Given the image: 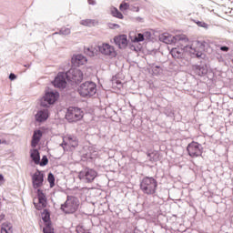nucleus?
Here are the masks:
<instances>
[{"label":"nucleus","mask_w":233,"mask_h":233,"mask_svg":"<svg viewBox=\"0 0 233 233\" xmlns=\"http://www.w3.org/2000/svg\"><path fill=\"white\" fill-rule=\"evenodd\" d=\"M114 43L118 46V48L123 49L128 46V39L127 38V35H120L118 36H115Z\"/></svg>","instance_id":"14"},{"label":"nucleus","mask_w":233,"mask_h":233,"mask_svg":"<svg viewBox=\"0 0 233 233\" xmlns=\"http://www.w3.org/2000/svg\"><path fill=\"white\" fill-rule=\"evenodd\" d=\"M49 115H48V109H40L37 111V113L35 116V121L37 123H43L48 119Z\"/></svg>","instance_id":"16"},{"label":"nucleus","mask_w":233,"mask_h":233,"mask_svg":"<svg viewBox=\"0 0 233 233\" xmlns=\"http://www.w3.org/2000/svg\"><path fill=\"white\" fill-rule=\"evenodd\" d=\"M42 219H43L45 225L52 223L50 221V212H48L47 209H45L44 212L42 213Z\"/></svg>","instance_id":"24"},{"label":"nucleus","mask_w":233,"mask_h":233,"mask_svg":"<svg viewBox=\"0 0 233 233\" xmlns=\"http://www.w3.org/2000/svg\"><path fill=\"white\" fill-rule=\"evenodd\" d=\"M32 185L33 188L35 190H37V188H41L45 183V174L42 173L39 169H37L33 175H32Z\"/></svg>","instance_id":"12"},{"label":"nucleus","mask_w":233,"mask_h":233,"mask_svg":"<svg viewBox=\"0 0 233 233\" xmlns=\"http://www.w3.org/2000/svg\"><path fill=\"white\" fill-rule=\"evenodd\" d=\"M53 85L56 88H65L66 86V73H58L55 77Z\"/></svg>","instance_id":"13"},{"label":"nucleus","mask_w":233,"mask_h":233,"mask_svg":"<svg viewBox=\"0 0 233 233\" xmlns=\"http://www.w3.org/2000/svg\"><path fill=\"white\" fill-rule=\"evenodd\" d=\"M44 233H54V228H52V223L45 224V228H43Z\"/></svg>","instance_id":"26"},{"label":"nucleus","mask_w":233,"mask_h":233,"mask_svg":"<svg viewBox=\"0 0 233 233\" xmlns=\"http://www.w3.org/2000/svg\"><path fill=\"white\" fill-rule=\"evenodd\" d=\"M141 41H145L144 33H138L137 35L135 36V43H141Z\"/></svg>","instance_id":"29"},{"label":"nucleus","mask_w":233,"mask_h":233,"mask_svg":"<svg viewBox=\"0 0 233 233\" xmlns=\"http://www.w3.org/2000/svg\"><path fill=\"white\" fill-rule=\"evenodd\" d=\"M129 7L130 5H128V3H124L120 5L119 9L123 12L125 10H128Z\"/></svg>","instance_id":"34"},{"label":"nucleus","mask_w":233,"mask_h":233,"mask_svg":"<svg viewBox=\"0 0 233 233\" xmlns=\"http://www.w3.org/2000/svg\"><path fill=\"white\" fill-rule=\"evenodd\" d=\"M198 26H200L201 28H208V24L205 22L198 21L197 22Z\"/></svg>","instance_id":"35"},{"label":"nucleus","mask_w":233,"mask_h":233,"mask_svg":"<svg viewBox=\"0 0 233 233\" xmlns=\"http://www.w3.org/2000/svg\"><path fill=\"white\" fill-rule=\"evenodd\" d=\"M41 137H43V132L41 130H35L33 134L31 146L35 148L39 145V141H41Z\"/></svg>","instance_id":"17"},{"label":"nucleus","mask_w":233,"mask_h":233,"mask_svg":"<svg viewBox=\"0 0 233 233\" xmlns=\"http://www.w3.org/2000/svg\"><path fill=\"white\" fill-rule=\"evenodd\" d=\"M47 181H48L51 188H53V187H56V177H54V174H52V173L48 174Z\"/></svg>","instance_id":"25"},{"label":"nucleus","mask_w":233,"mask_h":233,"mask_svg":"<svg viewBox=\"0 0 233 233\" xmlns=\"http://www.w3.org/2000/svg\"><path fill=\"white\" fill-rule=\"evenodd\" d=\"M187 152L190 157H199L203 154V146L198 142H191L187 147Z\"/></svg>","instance_id":"10"},{"label":"nucleus","mask_w":233,"mask_h":233,"mask_svg":"<svg viewBox=\"0 0 233 233\" xmlns=\"http://www.w3.org/2000/svg\"><path fill=\"white\" fill-rule=\"evenodd\" d=\"M164 114L167 117H174V110H172V108H170V107H166L164 110Z\"/></svg>","instance_id":"27"},{"label":"nucleus","mask_w":233,"mask_h":233,"mask_svg":"<svg viewBox=\"0 0 233 233\" xmlns=\"http://www.w3.org/2000/svg\"><path fill=\"white\" fill-rule=\"evenodd\" d=\"M79 207V200L77 198L73 196H67V198L64 204L61 205V210L65 212V214H74L76 210H77Z\"/></svg>","instance_id":"5"},{"label":"nucleus","mask_w":233,"mask_h":233,"mask_svg":"<svg viewBox=\"0 0 233 233\" xmlns=\"http://www.w3.org/2000/svg\"><path fill=\"white\" fill-rule=\"evenodd\" d=\"M30 157L35 165H39V161H41V155L39 154V150L31 149Z\"/></svg>","instance_id":"19"},{"label":"nucleus","mask_w":233,"mask_h":233,"mask_svg":"<svg viewBox=\"0 0 233 233\" xmlns=\"http://www.w3.org/2000/svg\"><path fill=\"white\" fill-rule=\"evenodd\" d=\"M192 70L194 74L200 76V77H202V76H207L208 73V67L205 64L193 66Z\"/></svg>","instance_id":"15"},{"label":"nucleus","mask_w":233,"mask_h":233,"mask_svg":"<svg viewBox=\"0 0 233 233\" xmlns=\"http://www.w3.org/2000/svg\"><path fill=\"white\" fill-rule=\"evenodd\" d=\"M28 66V67H30V65H28V66Z\"/></svg>","instance_id":"49"},{"label":"nucleus","mask_w":233,"mask_h":233,"mask_svg":"<svg viewBox=\"0 0 233 233\" xmlns=\"http://www.w3.org/2000/svg\"><path fill=\"white\" fill-rule=\"evenodd\" d=\"M156 68H159V66H156Z\"/></svg>","instance_id":"48"},{"label":"nucleus","mask_w":233,"mask_h":233,"mask_svg":"<svg viewBox=\"0 0 233 233\" xmlns=\"http://www.w3.org/2000/svg\"><path fill=\"white\" fill-rule=\"evenodd\" d=\"M78 94L81 97H92L97 94V86L92 81L84 82L78 87Z\"/></svg>","instance_id":"4"},{"label":"nucleus","mask_w":233,"mask_h":233,"mask_svg":"<svg viewBox=\"0 0 233 233\" xmlns=\"http://www.w3.org/2000/svg\"><path fill=\"white\" fill-rule=\"evenodd\" d=\"M88 5H92L93 6L96 5L95 0H87Z\"/></svg>","instance_id":"40"},{"label":"nucleus","mask_w":233,"mask_h":233,"mask_svg":"<svg viewBox=\"0 0 233 233\" xmlns=\"http://www.w3.org/2000/svg\"><path fill=\"white\" fill-rule=\"evenodd\" d=\"M148 161L154 162L156 161V153L152 152V153H147V154Z\"/></svg>","instance_id":"33"},{"label":"nucleus","mask_w":233,"mask_h":233,"mask_svg":"<svg viewBox=\"0 0 233 233\" xmlns=\"http://www.w3.org/2000/svg\"><path fill=\"white\" fill-rule=\"evenodd\" d=\"M159 41L166 43V45H182V43H188V38L185 35L174 36L168 33H164L159 35Z\"/></svg>","instance_id":"3"},{"label":"nucleus","mask_w":233,"mask_h":233,"mask_svg":"<svg viewBox=\"0 0 233 233\" xmlns=\"http://www.w3.org/2000/svg\"><path fill=\"white\" fill-rule=\"evenodd\" d=\"M38 165H40V167H46V165H48V157L46 156H43L42 160H39Z\"/></svg>","instance_id":"30"},{"label":"nucleus","mask_w":233,"mask_h":233,"mask_svg":"<svg viewBox=\"0 0 233 233\" xmlns=\"http://www.w3.org/2000/svg\"><path fill=\"white\" fill-rule=\"evenodd\" d=\"M67 141H68V145H70V147H73V148H76V147L79 145V141L77 140V137L72 135L67 136Z\"/></svg>","instance_id":"22"},{"label":"nucleus","mask_w":233,"mask_h":233,"mask_svg":"<svg viewBox=\"0 0 233 233\" xmlns=\"http://www.w3.org/2000/svg\"><path fill=\"white\" fill-rule=\"evenodd\" d=\"M66 77L71 83H81L83 81V72L77 68H71L66 73Z\"/></svg>","instance_id":"11"},{"label":"nucleus","mask_w":233,"mask_h":233,"mask_svg":"<svg viewBox=\"0 0 233 233\" xmlns=\"http://www.w3.org/2000/svg\"><path fill=\"white\" fill-rule=\"evenodd\" d=\"M78 177L83 183H92L97 177V171L90 167H86L79 172Z\"/></svg>","instance_id":"6"},{"label":"nucleus","mask_w":233,"mask_h":233,"mask_svg":"<svg viewBox=\"0 0 233 233\" xmlns=\"http://www.w3.org/2000/svg\"><path fill=\"white\" fill-rule=\"evenodd\" d=\"M86 61H87L86 57L83 55H76L72 58V63L76 66H81V65H85Z\"/></svg>","instance_id":"18"},{"label":"nucleus","mask_w":233,"mask_h":233,"mask_svg":"<svg viewBox=\"0 0 233 233\" xmlns=\"http://www.w3.org/2000/svg\"><path fill=\"white\" fill-rule=\"evenodd\" d=\"M16 77H17V76H16L15 74H14V73H11V74L9 75V79H10V81L15 80Z\"/></svg>","instance_id":"39"},{"label":"nucleus","mask_w":233,"mask_h":233,"mask_svg":"<svg viewBox=\"0 0 233 233\" xmlns=\"http://www.w3.org/2000/svg\"><path fill=\"white\" fill-rule=\"evenodd\" d=\"M3 219H5V214L0 215V221H3Z\"/></svg>","instance_id":"44"},{"label":"nucleus","mask_w":233,"mask_h":233,"mask_svg":"<svg viewBox=\"0 0 233 233\" xmlns=\"http://www.w3.org/2000/svg\"><path fill=\"white\" fill-rule=\"evenodd\" d=\"M220 50H221V52H228V50H230V48L227 46H220Z\"/></svg>","instance_id":"37"},{"label":"nucleus","mask_w":233,"mask_h":233,"mask_svg":"<svg viewBox=\"0 0 233 233\" xmlns=\"http://www.w3.org/2000/svg\"><path fill=\"white\" fill-rule=\"evenodd\" d=\"M2 181H5V176H3V174H0V183H2Z\"/></svg>","instance_id":"43"},{"label":"nucleus","mask_w":233,"mask_h":233,"mask_svg":"<svg viewBox=\"0 0 233 233\" xmlns=\"http://www.w3.org/2000/svg\"><path fill=\"white\" fill-rule=\"evenodd\" d=\"M59 98V93L57 91H48L41 98L40 105L46 108H48L50 105H54Z\"/></svg>","instance_id":"7"},{"label":"nucleus","mask_w":233,"mask_h":233,"mask_svg":"<svg viewBox=\"0 0 233 233\" xmlns=\"http://www.w3.org/2000/svg\"><path fill=\"white\" fill-rule=\"evenodd\" d=\"M1 233H14L12 223L10 222L3 223Z\"/></svg>","instance_id":"20"},{"label":"nucleus","mask_w":233,"mask_h":233,"mask_svg":"<svg viewBox=\"0 0 233 233\" xmlns=\"http://www.w3.org/2000/svg\"><path fill=\"white\" fill-rule=\"evenodd\" d=\"M76 230L78 233H90V231L85 230L83 228H77Z\"/></svg>","instance_id":"38"},{"label":"nucleus","mask_w":233,"mask_h":233,"mask_svg":"<svg viewBox=\"0 0 233 233\" xmlns=\"http://www.w3.org/2000/svg\"><path fill=\"white\" fill-rule=\"evenodd\" d=\"M116 85H121V81H116Z\"/></svg>","instance_id":"46"},{"label":"nucleus","mask_w":233,"mask_h":233,"mask_svg":"<svg viewBox=\"0 0 233 233\" xmlns=\"http://www.w3.org/2000/svg\"><path fill=\"white\" fill-rule=\"evenodd\" d=\"M113 26H114L115 28H119V25H117V24H113Z\"/></svg>","instance_id":"45"},{"label":"nucleus","mask_w":233,"mask_h":233,"mask_svg":"<svg viewBox=\"0 0 233 233\" xmlns=\"http://www.w3.org/2000/svg\"><path fill=\"white\" fill-rule=\"evenodd\" d=\"M66 119H67L69 123L81 121V119H83V111L79 107H69L66 114Z\"/></svg>","instance_id":"8"},{"label":"nucleus","mask_w":233,"mask_h":233,"mask_svg":"<svg viewBox=\"0 0 233 233\" xmlns=\"http://www.w3.org/2000/svg\"><path fill=\"white\" fill-rule=\"evenodd\" d=\"M98 51L100 54H102V56L110 57V59H114V57L117 56V52L116 51L114 46H110L108 43H103L99 45Z\"/></svg>","instance_id":"9"},{"label":"nucleus","mask_w":233,"mask_h":233,"mask_svg":"<svg viewBox=\"0 0 233 233\" xmlns=\"http://www.w3.org/2000/svg\"><path fill=\"white\" fill-rule=\"evenodd\" d=\"M111 15L113 17H117V19H123V14L119 12V10L116 7H111L110 8Z\"/></svg>","instance_id":"23"},{"label":"nucleus","mask_w":233,"mask_h":233,"mask_svg":"<svg viewBox=\"0 0 233 233\" xmlns=\"http://www.w3.org/2000/svg\"><path fill=\"white\" fill-rule=\"evenodd\" d=\"M0 145H6V140L0 139Z\"/></svg>","instance_id":"42"},{"label":"nucleus","mask_w":233,"mask_h":233,"mask_svg":"<svg viewBox=\"0 0 233 233\" xmlns=\"http://www.w3.org/2000/svg\"><path fill=\"white\" fill-rule=\"evenodd\" d=\"M176 46L171 50L170 54L174 59H183L185 57V52H188L193 56V57H198V59H203L205 55L203 51L208 46V43L205 41H197L192 46H188L187 42H182V44H175Z\"/></svg>","instance_id":"1"},{"label":"nucleus","mask_w":233,"mask_h":233,"mask_svg":"<svg viewBox=\"0 0 233 233\" xmlns=\"http://www.w3.org/2000/svg\"><path fill=\"white\" fill-rule=\"evenodd\" d=\"M66 145L68 144L64 140L63 143L60 144V147H62V148L65 150V147H66Z\"/></svg>","instance_id":"41"},{"label":"nucleus","mask_w":233,"mask_h":233,"mask_svg":"<svg viewBox=\"0 0 233 233\" xmlns=\"http://www.w3.org/2000/svg\"><path fill=\"white\" fill-rule=\"evenodd\" d=\"M80 25H83L84 26H92V25H94V20L92 19L82 20L80 22Z\"/></svg>","instance_id":"28"},{"label":"nucleus","mask_w":233,"mask_h":233,"mask_svg":"<svg viewBox=\"0 0 233 233\" xmlns=\"http://www.w3.org/2000/svg\"><path fill=\"white\" fill-rule=\"evenodd\" d=\"M140 190L146 196H154L157 192V180L152 177H145L140 182Z\"/></svg>","instance_id":"2"},{"label":"nucleus","mask_w":233,"mask_h":233,"mask_svg":"<svg viewBox=\"0 0 233 233\" xmlns=\"http://www.w3.org/2000/svg\"><path fill=\"white\" fill-rule=\"evenodd\" d=\"M150 37H152V33L148 31L144 32V39H150Z\"/></svg>","instance_id":"36"},{"label":"nucleus","mask_w":233,"mask_h":233,"mask_svg":"<svg viewBox=\"0 0 233 233\" xmlns=\"http://www.w3.org/2000/svg\"><path fill=\"white\" fill-rule=\"evenodd\" d=\"M84 53H85L86 56H89V57H94V51H93L92 48H90V47H85V48H84Z\"/></svg>","instance_id":"32"},{"label":"nucleus","mask_w":233,"mask_h":233,"mask_svg":"<svg viewBox=\"0 0 233 233\" xmlns=\"http://www.w3.org/2000/svg\"><path fill=\"white\" fill-rule=\"evenodd\" d=\"M70 28L68 27H62L59 31V34H61V35H69L70 34Z\"/></svg>","instance_id":"31"},{"label":"nucleus","mask_w":233,"mask_h":233,"mask_svg":"<svg viewBox=\"0 0 233 233\" xmlns=\"http://www.w3.org/2000/svg\"><path fill=\"white\" fill-rule=\"evenodd\" d=\"M126 233H134V231H128V230H127Z\"/></svg>","instance_id":"47"},{"label":"nucleus","mask_w":233,"mask_h":233,"mask_svg":"<svg viewBox=\"0 0 233 233\" xmlns=\"http://www.w3.org/2000/svg\"><path fill=\"white\" fill-rule=\"evenodd\" d=\"M38 201L42 207H46V196L43 193V190L37 189Z\"/></svg>","instance_id":"21"}]
</instances>
